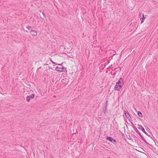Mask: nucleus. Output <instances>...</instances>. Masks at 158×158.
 Returning a JSON list of instances; mask_svg holds the SVG:
<instances>
[{
	"label": "nucleus",
	"instance_id": "1",
	"mask_svg": "<svg viewBox=\"0 0 158 158\" xmlns=\"http://www.w3.org/2000/svg\"><path fill=\"white\" fill-rule=\"evenodd\" d=\"M108 104V101L106 100L105 102L104 107L103 109V111L105 115H106V114L108 113V110L107 109V106Z\"/></svg>",
	"mask_w": 158,
	"mask_h": 158
},
{
	"label": "nucleus",
	"instance_id": "2",
	"mask_svg": "<svg viewBox=\"0 0 158 158\" xmlns=\"http://www.w3.org/2000/svg\"><path fill=\"white\" fill-rule=\"evenodd\" d=\"M106 139L110 142L114 144H117L116 140L115 139H113L112 137L107 136L106 138Z\"/></svg>",
	"mask_w": 158,
	"mask_h": 158
},
{
	"label": "nucleus",
	"instance_id": "3",
	"mask_svg": "<svg viewBox=\"0 0 158 158\" xmlns=\"http://www.w3.org/2000/svg\"><path fill=\"white\" fill-rule=\"evenodd\" d=\"M138 126H139V127L138 128L140 130H141L145 134L147 135L149 137H150L152 139V137H151L150 136V135H148V134L146 132L144 128L143 127V126L141 125L138 124Z\"/></svg>",
	"mask_w": 158,
	"mask_h": 158
},
{
	"label": "nucleus",
	"instance_id": "4",
	"mask_svg": "<svg viewBox=\"0 0 158 158\" xmlns=\"http://www.w3.org/2000/svg\"><path fill=\"white\" fill-rule=\"evenodd\" d=\"M123 86V84L118 85L116 84L114 87V90L117 91H120Z\"/></svg>",
	"mask_w": 158,
	"mask_h": 158
},
{
	"label": "nucleus",
	"instance_id": "5",
	"mask_svg": "<svg viewBox=\"0 0 158 158\" xmlns=\"http://www.w3.org/2000/svg\"><path fill=\"white\" fill-rule=\"evenodd\" d=\"M64 69L66 70V69H65L64 67H63V66H62V67H59L58 66H56V70L59 72H62L64 71Z\"/></svg>",
	"mask_w": 158,
	"mask_h": 158
},
{
	"label": "nucleus",
	"instance_id": "6",
	"mask_svg": "<svg viewBox=\"0 0 158 158\" xmlns=\"http://www.w3.org/2000/svg\"><path fill=\"white\" fill-rule=\"evenodd\" d=\"M35 95L34 94H32L31 95H28L27 97V102H29L31 99L34 98Z\"/></svg>",
	"mask_w": 158,
	"mask_h": 158
},
{
	"label": "nucleus",
	"instance_id": "7",
	"mask_svg": "<svg viewBox=\"0 0 158 158\" xmlns=\"http://www.w3.org/2000/svg\"><path fill=\"white\" fill-rule=\"evenodd\" d=\"M124 111L126 117L128 119H129V120H130V119H131V118L128 111H127V110H124Z\"/></svg>",
	"mask_w": 158,
	"mask_h": 158
},
{
	"label": "nucleus",
	"instance_id": "8",
	"mask_svg": "<svg viewBox=\"0 0 158 158\" xmlns=\"http://www.w3.org/2000/svg\"><path fill=\"white\" fill-rule=\"evenodd\" d=\"M30 33L33 36H36L37 35V31L35 30H31L30 31Z\"/></svg>",
	"mask_w": 158,
	"mask_h": 158
},
{
	"label": "nucleus",
	"instance_id": "9",
	"mask_svg": "<svg viewBox=\"0 0 158 158\" xmlns=\"http://www.w3.org/2000/svg\"><path fill=\"white\" fill-rule=\"evenodd\" d=\"M141 137V139H142V140L146 143H148L145 140V139L144 138V137L142 135L141 133H140V132H139L137 133Z\"/></svg>",
	"mask_w": 158,
	"mask_h": 158
},
{
	"label": "nucleus",
	"instance_id": "10",
	"mask_svg": "<svg viewBox=\"0 0 158 158\" xmlns=\"http://www.w3.org/2000/svg\"><path fill=\"white\" fill-rule=\"evenodd\" d=\"M131 126L133 127L135 131L137 133H138L139 132V131L138 130L137 128L135 127V126L134 125V124L132 122H131Z\"/></svg>",
	"mask_w": 158,
	"mask_h": 158
},
{
	"label": "nucleus",
	"instance_id": "11",
	"mask_svg": "<svg viewBox=\"0 0 158 158\" xmlns=\"http://www.w3.org/2000/svg\"><path fill=\"white\" fill-rule=\"evenodd\" d=\"M145 17L144 16H143L142 18H140V19L141 21V23H142L144 22V20L145 19Z\"/></svg>",
	"mask_w": 158,
	"mask_h": 158
},
{
	"label": "nucleus",
	"instance_id": "12",
	"mask_svg": "<svg viewBox=\"0 0 158 158\" xmlns=\"http://www.w3.org/2000/svg\"><path fill=\"white\" fill-rule=\"evenodd\" d=\"M138 115L141 118L143 117V115L141 112L138 111Z\"/></svg>",
	"mask_w": 158,
	"mask_h": 158
},
{
	"label": "nucleus",
	"instance_id": "13",
	"mask_svg": "<svg viewBox=\"0 0 158 158\" xmlns=\"http://www.w3.org/2000/svg\"><path fill=\"white\" fill-rule=\"evenodd\" d=\"M119 80L121 81V82L123 84V85L124 84V79L120 78L119 79Z\"/></svg>",
	"mask_w": 158,
	"mask_h": 158
},
{
	"label": "nucleus",
	"instance_id": "14",
	"mask_svg": "<svg viewBox=\"0 0 158 158\" xmlns=\"http://www.w3.org/2000/svg\"><path fill=\"white\" fill-rule=\"evenodd\" d=\"M122 83L121 82V81L119 80H118V82L116 83V84H117L118 85H120L121 84H122Z\"/></svg>",
	"mask_w": 158,
	"mask_h": 158
},
{
	"label": "nucleus",
	"instance_id": "15",
	"mask_svg": "<svg viewBox=\"0 0 158 158\" xmlns=\"http://www.w3.org/2000/svg\"><path fill=\"white\" fill-rule=\"evenodd\" d=\"M143 16H144V15L143 14V13H140L139 14V16H140V18H141V17H143Z\"/></svg>",
	"mask_w": 158,
	"mask_h": 158
},
{
	"label": "nucleus",
	"instance_id": "16",
	"mask_svg": "<svg viewBox=\"0 0 158 158\" xmlns=\"http://www.w3.org/2000/svg\"><path fill=\"white\" fill-rule=\"evenodd\" d=\"M26 27L27 29H29L30 28H31V26H29L28 25Z\"/></svg>",
	"mask_w": 158,
	"mask_h": 158
},
{
	"label": "nucleus",
	"instance_id": "17",
	"mask_svg": "<svg viewBox=\"0 0 158 158\" xmlns=\"http://www.w3.org/2000/svg\"><path fill=\"white\" fill-rule=\"evenodd\" d=\"M147 145H148V146L149 147H150V146H151V147H152V145L149 143H146Z\"/></svg>",
	"mask_w": 158,
	"mask_h": 158
},
{
	"label": "nucleus",
	"instance_id": "18",
	"mask_svg": "<svg viewBox=\"0 0 158 158\" xmlns=\"http://www.w3.org/2000/svg\"><path fill=\"white\" fill-rule=\"evenodd\" d=\"M42 14L44 15V17H45V13H44V12H42Z\"/></svg>",
	"mask_w": 158,
	"mask_h": 158
},
{
	"label": "nucleus",
	"instance_id": "19",
	"mask_svg": "<svg viewBox=\"0 0 158 158\" xmlns=\"http://www.w3.org/2000/svg\"><path fill=\"white\" fill-rule=\"evenodd\" d=\"M48 69H51V67L50 66H48Z\"/></svg>",
	"mask_w": 158,
	"mask_h": 158
},
{
	"label": "nucleus",
	"instance_id": "20",
	"mask_svg": "<svg viewBox=\"0 0 158 158\" xmlns=\"http://www.w3.org/2000/svg\"><path fill=\"white\" fill-rule=\"evenodd\" d=\"M133 136L134 138L135 139L136 138H137L136 137L135 135H134Z\"/></svg>",
	"mask_w": 158,
	"mask_h": 158
},
{
	"label": "nucleus",
	"instance_id": "21",
	"mask_svg": "<svg viewBox=\"0 0 158 158\" xmlns=\"http://www.w3.org/2000/svg\"><path fill=\"white\" fill-rule=\"evenodd\" d=\"M52 61V62L54 64H55V62H53V61Z\"/></svg>",
	"mask_w": 158,
	"mask_h": 158
},
{
	"label": "nucleus",
	"instance_id": "22",
	"mask_svg": "<svg viewBox=\"0 0 158 158\" xmlns=\"http://www.w3.org/2000/svg\"><path fill=\"white\" fill-rule=\"evenodd\" d=\"M44 65H48V64H45Z\"/></svg>",
	"mask_w": 158,
	"mask_h": 158
},
{
	"label": "nucleus",
	"instance_id": "23",
	"mask_svg": "<svg viewBox=\"0 0 158 158\" xmlns=\"http://www.w3.org/2000/svg\"><path fill=\"white\" fill-rule=\"evenodd\" d=\"M40 67L39 68H38V69H40Z\"/></svg>",
	"mask_w": 158,
	"mask_h": 158
}]
</instances>
